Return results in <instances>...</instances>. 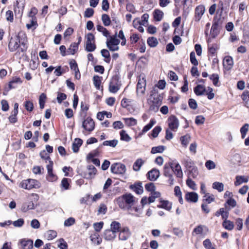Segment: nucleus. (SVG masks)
Instances as JSON below:
<instances>
[{
    "label": "nucleus",
    "mask_w": 249,
    "mask_h": 249,
    "mask_svg": "<svg viewBox=\"0 0 249 249\" xmlns=\"http://www.w3.org/2000/svg\"><path fill=\"white\" fill-rule=\"evenodd\" d=\"M25 109L29 112L33 111L34 109V105L32 101L29 100H26L24 104Z\"/></svg>",
    "instance_id": "5fc2aeb1"
},
{
    "label": "nucleus",
    "mask_w": 249,
    "mask_h": 249,
    "mask_svg": "<svg viewBox=\"0 0 249 249\" xmlns=\"http://www.w3.org/2000/svg\"><path fill=\"white\" fill-rule=\"evenodd\" d=\"M156 121L154 119H151L150 122L143 127L142 133H140L139 135L145 133L148 130H149L152 127V126L156 124Z\"/></svg>",
    "instance_id": "c756f323"
},
{
    "label": "nucleus",
    "mask_w": 249,
    "mask_h": 249,
    "mask_svg": "<svg viewBox=\"0 0 249 249\" xmlns=\"http://www.w3.org/2000/svg\"><path fill=\"white\" fill-rule=\"evenodd\" d=\"M46 98V96L44 93H42L39 96V107L41 109H43L44 107Z\"/></svg>",
    "instance_id": "052dcab7"
},
{
    "label": "nucleus",
    "mask_w": 249,
    "mask_h": 249,
    "mask_svg": "<svg viewBox=\"0 0 249 249\" xmlns=\"http://www.w3.org/2000/svg\"><path fill=\"white\" fill-rule=\"evenodd\" d=\"M190 61L191 63L195 66H197L198 64V61L196 57V54L194 52H192L190 53Z\"/></svg>",
    "instance_id": "e2e57ef3"
},
{
    "label": "nucleus",
    "mask_w": 249,
    "mask_h": 249,
    "mask_svg": "<svg viewBox=\"0 0 249 249\" xmlns=\"http://www.w3.org/2000/svg\"><path fill=\"white\" fill-rule=\"evenodd\" d=\"M171 161L166 163L163 167V175L166 177L169 178V181H171Z\"/></svg>",
    "instance_id": "a211bd4d"
},
{
    "label": "nucleus",
    "mask_w": 249,
    "mask_h": 249,
    "mask_svg": "<svg viewBox=\"0 0 249 249\" xmlns=\"http://www.w3.org/2000/svg\"><path fill=\"white\" fill-rule=\"evenodd\" d=\"M248 181V178H245L244 176H237L236 177V180L234 182V185L235 186H239L243 182L247 183Z\"/></svg>",
    "instance_id": "72a5a7b5"
},
{
    "label": "nucleus",
    "mask_w": 249,
    "mask_h": 249,
    "mask_svg": "<svg viewBox=\"0 0 249 249\" xmlns=\"http://www.w3.org/2000/svg\"><path fill=\"white\" fill-rule=\"evenodd\" d=\"M194 92L197 96L202 95L206 92L205 87L201 85H198L194 88Z\"/></svg>",
    "instance_id": "5701e85b"
},
{
    "label": "nucleus",
    "mask_w": 249,
    "mask_h": 249,
    "mask_svg": "<svg viewBox=\"0 0 249 249\" xmlns=\"http://www.w3.org/2000/svg\"><path fill=\"white\" fill-rule=\"evenodd\" d=\"M24 9L23 5H19V2L17 0L16 1V5H14V12L16 15L21 16L23 13Z\"/></svg>",
    "instance_id": "c85d7f7f"
},
{
    "label": "nucleus",
    "mask_w": 249,
    "mask_h": 249,
    "mask_svg": "<svg viewBox=\"0 0 249 249\" xmlns=\"http://www.w3.org/2000/svg\"><path fill=\"white\" fill-rule=\"evenodd\" d=\"M205 11V6L203 5L197 6L195 10L194 19L196 22H198L201 19Z\"/></svg>",
    "instance_id": "0eeeda50"
},
{
    "label": "nucleus",
    "mask_w": 249,
    "mask_h": 249,
    "mask_svg": "<svg viewBox=\"0 0 249 249\" xmlns=\"http://www.w3.org/2000/svg\"><path fill=\"white\" fill-rule=\"evenodd\" d=\"M129 188L137 195H141L143 192L142 182L140 181H136L134 183L130 185Z\"/></svg>",
    "instance_id": "6e6552de"
},
{
    "label": "nucleus",
    "mask_w": 249,
    "mask_h": 249,
    "mask_svg": "<svg viewBox=\"0 0 249 249\" xmlns=\"http://www.w3.org/2000/svg\"><path fill=\"white\" fill-rule=\"evenodd\" d=\"M163 16V13L159 9H156L154 10L153 12V16L154 19L156 21H160Z\"/></svg>",
    "instance_id": "7c9ffc66"
},
{
    "label": "nucleus",
    "mask_w": 249,
    "mask_h": 249,
    "mask_svg": "<svg viewBox=\"0 0 249 249\" xmlns=\"http://www.w3.org/2000/svg\"><path fill=\"white\" fill-rule=\"evenodd\" d=\"M168 124L169 129H167L166 131L165 138L167 140H170L171 139V116H170L168 119Z\"/></svg>",
    "instance_id": "ea45409f"
},
{
    "label": "nucleus",
    "mask_w": 249,
    "mask_h": 249,
    "mask_svg": "<svg viewBox=\"0 0 249 249\" xmlns=\"http://www.w3.org/2000/svg\"><path fill=\"white\" fill-rule=\"evenodd\" d=\"M213 188L217 190L218 192H221L224 190V185L219 182H214L213 184Z\"/></svg>",
    "instance_id": "8fccbe9b"
},
{
    "label": "nucleus",
    "mask_w": 249,
    "mask_h": 249,
    "mask_svg": "<svg viewBox=\"0 0 249 249\" xmlns=\"http://www.w3.org/2000/svg\"><path fill=\"white\" fill-rule=\"evenodd\" d=\"M39 182L37 180L33 179H27L22 180L20 186L23 189L30 190L33 188H37L39 187Z\"/></svg>",
    "instance_id": "f03ea898"
},
{
    "label": "nucleus",
    "mask_w": 249,
    "mask_h": 249,
    "mask_svg": "<svg viewBox=\"0 0 249 249\" xmlns=\"http://www.w3.org/2000/svg\"><path fill=\"white\" fill-rule=\"evenodd\" d=\"M96 49V45L95 43H86L85 50L87 52H92Z\"/></svg>",
    "instance_id": "f704fd0d"
},
{
    "label": "nucleus",
    "mask_w": 249,
    "mask_h": 249,
    "mask_svg": "<svg viewBox=\"0 0 249 249\" xmlns=\"http://www.w3.org/2000/svg\"><path fill=\"white\" fill-rule=\"evenodd\" d=\"M117 35V32H116L115 36H110L109 40L107 41V45L109 44V45L118 46L119 44L120 41L119 39L116 38Z\"/></svg>",
    "instance_id": "4be33fe9"
},
{
    "label": "nucleus",
    "mask_w": 249,
    "mask_h": 249,
    "mask_svg": "<svg viewBox=\"0 0 249 249\" xmlns=\"http://www.w3.org/2000/svg\"><path fill=\"white\" fill-rule=\"evenodd\" d=\"M126 125L129 126L136 125L137 124V120L134 118H124Z\"/></svg>",
    "instance_id": "a19ab883"
},
{
    "label": "nucleus",
    "mask_w": 249,
    "mask_h": 249,
    "mask_svg": "<svg viewBox=\"0 0 249 249\" xmlns=\"http://www.w3.org/2000/svg\"><path fill=\"white\" fill-rule=\"evenodd\" d=\"M144 163V161L142 159H137L134 163L133 165V169L135 171H140L141 167Z\"/></svg>",
    "instance_id": "2f4dec72"
},
{
    "label": "nucleus",
    "mask_w": 249,
    "mask_h": 249,
    "mask_svg": "<svg viewBox=\"0 0 249 249\" xmlns=\"http://www.w3.org/2000/svg\"><path fill=\"white\" fill-rule=\"evenodd\" d=\"M33 209H34V204L32 201L29 202L28 204H23L21 208L22 210L24 212Z\"/></svg>",
    "instance_id": "49530a36"
},
{
    "label": "nucleus",
    "mask_w": 249,
    "mask_h": 249,
    "mask_svg": "<svg viewBox=\"0 0 249 249\" xmlns=\"http://www.w3.org/2000/svg\"><path fill=\"white\" fill-rule=\"evenodd\" d=\"M149 18V15L147 14H144L142 16V21L137 20V22L138 24L145 25L146 23L147 22Z\"/></svg>",
    "instance_id": "0e129e2a"
},
{
    "label": "nucleus",
    "mask_w": 249,
    "mask_h": 249,
    "mask_svg": "<svg viewBox=\"0 0 249 249\" xmlns=\"http://www.w3.org/2000/svg\"><path fill=\"white\" fill-rule=\"evenodd\" d=\"M223 226L228 230H232L234 227L233 223L230 220H225L223 222Z\"/></svg>",
    "instance_id": "79ce46f5"
},
{
    "label": "nucleus",
    "mask_w": 249,
    "mask_h": 249,
    "mask_svg": "<svg viewBox=\"0 0 249 249\" xmlns=\"http://www.w3.org/2000/svg\"><path fill=\"white\" fill-rule=\"evenodd\" d=\"M93 81L96 88L99 89L101 83V77L98 75H95L93 77Z\"/></svg>",
    "instance_id": "4d7b16f0"
},
{
    "label": "nucleus",
    "mask_w": 249,
    "mask_h": 249,
    "mask_svg": "<svg viewBox=\"0 0 249 249\" xmlns=\"http://www.w3.org/2000/svg\"><path fill=\"white\" fill-rule=\"evenodd\" d=\"M233 65V59L231 56H226L224 60V65L226 66L228 70H230L232 68Z\"/></svg>",
    "instance_id": "393cba45"
},
{
    "label": "nucleus",
    "mask_w": 249,
    "mask_h": 249,
    "mask_svg": "<svg viewBox=\"0 0 249 249\" xmlns=\"http://www.w3.org/2000/svg\"><path fill=\"white\" fill-rule=\"evenodd\" d=\"M118 141L117 140H113L110 141H104L101 146H109L112 147H115L118 144Z\"/></svg>",
    "instance_id": "c03bdc74"
},
{
    "label": "nucleus",
    "mask_w": 249,
    "mask_h": 249,
    "mask_svg": "<svg viewBox=\"0 0 249 249\" xmlns=\"http://www.w3.org/2000/svg\"><path fill=\"white\" fill-rule=\"evenodd\" d=\"M162 99V93H159L157 88L153 87L150 93V102H157L159 104L161 103Z\"/></svg>",
    "instance_id": "20e7f679"
},
{
    "label": "nucleus",
    "mask_w": 249,
    "mask_h": 249,
    "mask_svg": "<svg viewBox=\"0 0 249 249\" xmlns=\"http://www.w3.org/2000/svg\"><path fill=\"white\" fill-rule=\"evenodd\" d=\"M121 140L126 142H128L131 140V138L126 133V131L122 130L120 132Z\"/></svg>",
    "instance_id": "4c0bfd02"
},
{
    "label": "nucleus",
    "mask_w": 249,
    "mask_h": 249,
    "mask_svg": "<svg viewBox=\"0 0 249 249\" xmlns=\"http://www.w3.org/2000/svg\"><path fill=\"white\" fill-rule=\"evenodd\" d=\"M191 140V137L190 135L187 134L181 137L180 141L181 142V144L185 146H186L189 143V142Z\"/></svg>",
    "instance_id": "09e8293b"
},
{
    "label": "nucleus",
    "mask_w": 249,
    "mask_h": 249,
    "mask_svg": "<svg viewBox=\"0 0 249 249\" xmlns=\"http://www.w3.org/2000/svg\"><path fill=\"white\" fill-rule=\"evenodd\" d=\"M172 171L178 178H181L183 176V173L180 165L178 163L176 164L174 168L172 167Z\"/></svg>",
    "instance_id": "a878e982"
},
{
    "label": "nucleus",
    "mask_w": 249,
    "mask_h": 249,
    "mask_svg": "<svg viewBox=\"0 0 249 249\" xmlns=\"http://www.w3.org/2000/svg\"><path fill=\"white\" fill-rule=\"evenodd\" d=\"M46 236L49 240H53L57 236V232L53 230H49L46 232Z\"/></svg>",
    "instance_id": "de8ad7c7"
},
{
    "label": "nucleus",
    "mask_w": 249,
    "mask_h": 249,
    "mask_svg": "<svg viewBox=\"0 0 249 249\" xmlns=\"http://www.w3.org/2000/svg\"><path fill=\"white\" fill-rule=\"evenodd\" d=\"M102 56L105 58V62L109 63L110 61V55L109 51L107 49H102L101 51Z\"/></svg>",
    "instance_id": "473e14b6"
},
{
    "label": "nucleus",
    "mask_w": 249,
    "mask_h": 249,
    "mask_svg": "<svg viewBox=\"0 0 249 249\" xmlns=\"http://www.w3.org/2000/svg\"><path fill=\"white\" fill-rule=\"evenodd\" d=\"M242 100L245 103V106L249 108V91L245 90L243 92L241 96Z\"/></svg>",
    "instance_id": "c9c22d12"
},
{
    "label": "nucleus",
    "mask_w": 249,
    "mask_h": 249,
    "mask_svg": "<svg viewBox=\"0 0 249 249\" xmlns=\"http://www.w3.org/2000/svg\"><path fill=\"white\" fill-rule=\"evenodd\" d=\"M110 170L112 173L116 174H123L125 172V166L120 163H115L111 165Z\"/></svg>",
    "instance_id": "423d86ee"
},
{
    "label": "nucleus",
    "mask_w": 249,
    "mask_h": 249,
    "mask_svg": "<svg viewBox=\"0 0 249 249\" xmlns=\"http://www.w3.org/2000/svg\"><path fill=\"white\" fill-rule=\"evenodd\" d=\"M136 199L131 193H125L116 199L117 203L121 209L130 211L134 206Z\"/></svg>",
    "instance_id": "f257e3e1"
},
{
    "label": "nucleus",
    "mask_w": 249,
    "mask_h": 249,
    "mask_svg": "<svg viewBox=\"0 0 249 249\" xmlns=\"http://www.w3.org/2000/svg\"><path fill=\"white\" fill-rule=\"evenodd\" d=\"M53 162L50 161V164L47 165L48 175L47 179L49 181H54L57 180V177L53 172Z\"/></svg>",
    "instance_id": "9b49d317"
},
{
    "label": "nucleus",
    "mask_w": 249,
    "mask_h": 249,
    "mask_svg": "<svg viewBox=\"0 0 249 249\" xmlns=\"http://www.w3.org/2000/svg\"><path fill=\"white\" fill-rule=\"evenodd\" d=\"M131 103V100L124 98L122 99L121 105L123 107L127 108Z\"/></svg>",
    "instance_id": "774afa93"
},
{
    "label": "nucleus",
    "mask_w": 249,
    "mask_h": 249,
    "mask_svg": "<svg viewBox=\"0 0 249 249\" xmlns=\"http://www.w3.org/2000/svg\"><path fill=\"white\" fill-rule=\"evenodd\" d=\"M111 229L116 233L120 231L121 229V224L117 221H113L110 225Z\"/></svg>",
    "instance_id": "e433bc0d"
},
{
    "label": "nucleus",
    "mask_w": 249,
    "mask_h": 249,
    "mask_svg": "<svg viewBox=\"0 0 249 249\" xmlns=\"http://www.w3.org/2000/svg\"><path fill=\"white\" fill-rule=\"evenodd\" d=\"M188 170V178H196L197 176L198 175V168L196 166L193 167L191 168H190L187 170Z\"/></svg>",
    "instance_id": "aec40b11"
},
{
    "label": "nucleus",
    "mask_w": 249,
    "mask_h": 249,
    "mask_svg": "<svg viewBox=\"0 0 249 249\" xmlns=\"http://www.w3.org/2000/svg\"><path fill=\"white\" fill-rule=\"evenodd\" d=\"M103 236L106 240L111 241L115 238L116 233L110 229H107L104 231Z\"/></svg>",
    "instance_id": "dca6fc26"
},
{
    "label": "nucleus",
    "mask_w": 249,
    "mask_h": 249,
    "mask_svg": "<svg viewBox=\"0 0 249 249\" xmlns=\"http://www.w3.org/2000/svg\"><path fill=\"white\" fill-rule=\"evenodd\" d=\"M20 39V35L18 34L14 37H11L8 44V48L10 52H14L18 48H19V43Z\"/></svg>",
    "instance_id": "7ed1b4c3"
},
{
    "label": "nucleus",
    "mask_w": 249,
    "mask_h": 249,
    "mask_svg": "<svg viewBox=\"0 0 249 249\" xmlns=\"http://www.w3.org/2000/svg\"><path fill=\"white\" fill-rule=\"evenodd\" d=\"M174 194L176 196L178 197V201L181 204L183 203V200L182 197V193L179 186H175L174 188Z\"/></svg>",
    "instance_id": "cd10ccee"
},
{
    "label": "nucleus",
    "mask_w": 249,
    "mask_h": 249,
    "mask_svg": "<svg viewBox=\"0 0 249 249\" xmlns=\"http://www.w3.org/2000/svg\"><path fill=\"white\" fill-rule=\"evenodd\" d=\"M102 20L103 21V24L105 26H108L110 25L111 23V20L109 16L106 14H104L102 15Z\"/></svg>",
    "instance_id": "a18cd8bd"
},
{
    "label": "nucleus",
    "mask_w": 249,
    "mask_h": 249,
    "mask_svg": "<svg viewBox=\"0 0 249 249\" xmlns=\"http://www.w3.org/2000/svg\"><path fill=\"white\" fill-rule=\"evenodd\" d=\"M83 143V141L79 138H76L72 144V149L73 152L77 153L78 152L79 147L81 146Z\"/></svg>",
    "instance_id": "412c9836"
},
{
    "label": "nucleus",
    "mask_w": 249,
    "mask_h": 249,
    "mask_svg": "<svg viewBox=\"0 0 249 249\" xmlns=\"http://www.w3.org/2000/svg\"><path fill=\"white\" fill-rule=\"evenodd\" d=\"M198 195L195 192H187L185 194V199L188 202L196 203L198 201Z\"/></svg>",
    "instance_id": "4468645a"
},
{
    "label": "nucleus",
    "mask_w": 249,
    "mask_h": 249,
    "mask_svg": "<svg viewBox=\"0 0 249 249\" xmlns=\"http://www.w3.org/2000/svg\"><path fill=\"white\" fill-rule=\"evenodd\" d=\"M161 103L158 104L157 102H150L149 110L153 112H157L158 111L160 106Z\"/></svg>",
    "instance_id": "864d4df0"
},
{
    "label": "nucleus",
    "mask_w": 249,
    "mask_h": 249,
    "mask_svg": "<svg viewBox=\"0 0 249 249\" xmlns=\"http://www.w3.org/2000/svg\"><path fill=\"white\" fill-rule=\"evenodd\" d=\"M219 78V75L216 73H213L210 76V79L212 80L213 84L215 86H218Z\"/></svg>",
    "instance_id": "bf43d9fd"
},
{
    "label": "nucleus",
    "mask_w": 249,
    "mask_h": 249,
    "mask_svg": "<svg viewBox=\"0 0 249 249\" xmlns=\"http://www.w3.org/2000/svg\"><path fill=\"white\" fill-rule=\"evenodd\" d=\"M39 155L41 159L44 160H46V162H47V160L49 161V164H50V161H53L51 160V159L50 157V156L48 155V154L47 153L45 150H43L41 151Z\"/></svg>",
    "instance_id": "13d9d810"
},
{
    "label": "nucleus",
    "mask_w": 249,
    "mask_h": 249,
    "mask_svg": "<svg viewBox=\"0 0 249 249\" xmlns=\"http://www.w3.org/2000/svg\"><path fill=\"white\" fill-rule=\"evenodd\" d=\"M222 24L223 21L221 19V18H213L212 25L214 26L215 27H217L220 28L222 26Z\"/></svg>",
    "instance_id": "680f3d73"
},
{
    "label": "nucleus",
    "mask_w": 249,
    "mask_h": 249,
    "mask_svg": "<svg viewBox=\"0 0 249 249\" xmlns=\"http://www.w3.org/2000/svg\"><path fill=\"white\" fill-rule=\"evenodd\" d=\"M121 84L117 76H113L111 79L109 85V91L113 93H116L120 88Z\"/></svg>",
    "instance_id": "39448f33"
},
{
    "label": "nucleus",
    "mask_w": 249,
    "mask_h": 249,
    "mask_svg": "<svg viewBox=\"0 0 249 249\" xmlns=\"http://www.w3.org/2000/svg\"><path fill=\"white\" fill-rule=\"evenodd\" d=\"M58 242V247L60 249H68V244L63 238L59 239Z\"/></svg>",
    "instance_id": "69168bd1"
},
{
    "label": "nucleus",
    "mask_w": 249,
    "mask_h": 249,
    "mask_svg": "<svg viewBox=\"0 0 249 249\" xmlns=\"http://www.w3.org/2000/svg\"><path fill=\"white\" fill-rule=\"evenodd\" d=\"M131 232L127 227H124L121 231L119 238L122 241L126 240L130 236Z\"/></svg>",
    "instance_id": "ddd939ff"
},
{
    "label": "nucleus",
    "mask_w": 249,
    "mask_h": 249,
    "mask_svg": "<svg viewBox=\"0 0 249 249\" xmlns=\"http://www.w3.org/2000/svg\"><path fill=\"white\" fill-rule=\"evenodd\" d=\"M166 86V82L164 80H160L158 83L155 85L154 87H156L157 90L159 89H163Z\"/></svg>",
    "instance_id": "338daca9"
},
{
    "label": "nucleus",
    "mask_w": 249,
    "mask_h": 249,
    "mask_svg": "<svg viewBox=\"0 0 249 249\" xmlns=\"http://www.w3.org/2000/svg\"><path fill=\"white\" fill-rule=\"evenodd\" d=\"M147 42L148 45L151 47H155L158 44L157 39L154 37H148L147 40Z\"/></svg>",
    "instance_id": "37998d69"
},
{
    "label": "nucleus",
    "mask_w": 249,
    "mask_h": 249,
    "mask_svg": "<svg viewBox=\"0 0 249 249\" xmlns=\"http://www.w3.org/2000/svg\"><path fill=\"white\" fill-rule=\"evenodd\" d=\"M79 42L72 43L67 50V54H74L78 49Z\"/></svg>",
    "instance_id": "b1692460"
},
{
    "label": "nucleus",
    "mask_w": 249,
    "mask_h": 249,
    "mask_svg": "<svg viewBox=\"0 0 249 249\" xmlns=\"http://www.w3.org/2000/svg\"><path fill=\"white\" fill-rule=\"evenodd\" d=\"M20 243L22 249H31L33 247V241L31 239H21Z\"/></svg>",
    "instance_id": "f3484780"
},
{
    "label": "nucleus",
    "mask_w": 249,
    "mask_h": 249,
    "mask_svg": "<svg viewBox=\"0 0 249 249\" xmlns=\"http://www.w3.org/2000/svg\"><path fill=\"white\" fill-rule=\"evenodd\" d=\"M82 126L85 130L89 132L92 131L94 128V122L89 117L83 122Z\"/></svg>",
    "instance_id": "9d476101"
},
{
    "label": "nucleus",
    "mask_w": 249,
    "mask_h": 249,
    "mask_svg": "<svg viewBox=\"0 0 249 249\" xmlns=\"http://www.w3.org/2000/svg\"><path fill=\"white\" fill-rule=\"evenodd\" d=\"M219 32V28L212 25L210 32V35L213 38H215Z\"/></svg>",
    "instance_id": "3c124183"
},
{
    "label": "nucleus",
    "mask_w": 249,
    "mask_h": 249,
    "mask_svg": "<svg viewBox=\"0 0 249 249\" xmlns=\"http://www.w3.org/2000/svg\"><path fill=\"white\" fill-rule=\"evenodd\" d=\"M165 149V146L163 145H159L158 146L153 147L151 148V153L153 154L156 153H161Z\"/></svg>",
    "instance_id": "58836bf2"
},
{
    "label": "nucleus",
    "mask_w": 249,
    "mask_h": 249,
    "mask_svg": "<svg viewBox=\"0 0 249 249\" xmlns=\"http://www.w3.org/2000/svg\"><path fill=\"white\" fill-rule=\"evenodd\" d=\"M88 172L85 175V178H93L96 174V169L92 165H89L87 166Z\"/></svg>",
    "instance_id": "6ab92c4d"
},
{
    "label": "nucleus",
    "mask_w": 249,
    "mask_h": 249,
    "mask_svg": "<svg viewBox=\"0 0 249 249\" xmlns=\"http://www.w3.org/2000/svg\"><path fill=\"white\" fill-rule=\"evenodd\" d=\"M249 124H245L240 129V133L241 134V137L242 139H244L247 132L249 130Z\"/></svg>",
    "instance_id": "603ef678"
},
{
    "label": "nucleus",
    "mask_w": 249,
    "mask_h": 249,
    "mask_svg": "<svg viewBox=\"0 0 249 249\" xmlns=\"http://www.w3.org/2000/svg\"><path fill=\"white\" fill-rule=\"evenodd\" d=\"M147 178L152 181H155L160 176V171L155 168L152 169L147 173Z\"/></svg>",
    "instance_id": "f8f14e48"
},
{
    "label": "nucleus",
    "mask_w": 249,
    "mask_h": 249,
    "mask_svg": "<svg viewBox=\"0 0 249 249\" xmlns=\"http://www.w3.org/2000/svg\"><path fill=\"white\" fill-rule=\"evenodd\" d=\"M91 241L97 245H100L102 242V239L100 237L99 234L97 232H94L90 236Z\"/></svg>",
    "instance_id": "bb28decb"
},
{
    "label": "nucleus",
    "mask_w": 249,
    "mask_h": 249,
    "mask_svg": "<svg viewBox=\"0 0 249 249\" xmlns=\"http://www.w3.org/2000/svg\"><path fill=\"white\" fill-rule=\"evenodd\" d=\"M187 185L193 190H196V185L192 178H188L186 180Z\"/></svg>",
    "instance_id": "6e6d98bb"
},
{
    "label": "nucleus",
    "mask_w": 249,
    "mask_h": 249,
    "mask_svg": "<svg viewBox=\"0 0 249 249\" xmlns=\"http://www.w3.org/2000/svg\"><path fill=\"white\" fill-rule=\"evenodd\" d=\"M146 81L142 78L140 79L137 85V92L138 93L143 94L145 90Z\"/></svg>",
    "instance_id": "2eb2a0df"
},
{
    "label": "nucleus",
    "mask_w": 249,
    "mask_h": 249,
    "mask_svg": "<svg viewBox=\"0 0 249 249\" xmlns=\"http://www.w3.org/2000/svg\"><path fill=\"white\" fill-rule=\"evenodd\" d=\"M22 81L19 77H13L12 80L9 82L7 86L5 87V90L8 92L10 89L17 87L18 84H21Z\"/></svg>",
    "instance_id": "1a4fd4ad"
}]
</instances>
